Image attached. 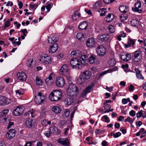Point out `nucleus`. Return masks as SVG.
Returning <instances> with one entry per match:
<instances>
[{"label":"nucleus","mask_w":146,"mask_h":146,"mask_svg":"<svg viewBox=\"0 0 146 146\" xmlns=\"http://www.w3.org/2000/svg\"><path fill=\"white\" fill-rule=\"evenodd\" d=\"M79 92L78 87L74 84H70L67 90V93L68 96H76Z\"/></svg>","instance_id":"f257e3e1"},{"label":"nucleus","mask_w":146,"mask_h":146,"mask_svg":"<svg viewBox=\"0 0 146 146\" xmlns=\"http://www.w3.org/2000/svg\"><path fill=\"white\" fill-rule=\"evenodd\" d=\"M62 96V92L60 90H56L52 92L49 95V98L52 101H57L60 99Z\"/></svg>","instance_id":"f03ea898"},{"label":"nucleus","mask_w":146,"mask_h":146,"mask_svg":"<svg viewBox=\"0 0 146 146\" xmlns=\"http://www.w3.org/2000/svg\"><path fill=\"white\" fill-rule=\"evenodd\" d=\"M132 58L133 61L136 62L140 61L142 58V52L139 50L134 52L133 53Z\"/></svg>","instance_id":"7ed1b4c3"},{"label":"nucleus","mask_w":146,"mask_h":146,"mask_svg":"<svg viewBox=\"0 0 146 146\" xmlns=\"http://www.w3.org/2000/svg\"><path fill=\"white\" fill-rule=\"evenodd\" d=\"M42 93L39 92L35 96V101L36 103L38 105L41 104L45 100L46 96L42 95Z\"/></svg>","instance_id":"20e7f679"},{"label":"nucleus","mask_w":146,"mask_h":146,"mask_svg":"<svg viewBox=\"0 0 146 146\" xmlns=\"http://www.w3.org/2000/svg\"><path fill=\"white\" fill-rule=\"evenodd\" d=\"M70 64L73 68H75L76 69H79L81 68V65L79 63L78 60L76 58H72L70 61Z\"/></svg>","instance_id":"39448f33"},{"label":"nucleus","mask_w":146,"mask_h":146,"mask_svg":"<svg viewBox=\"0 0 146 146\" xmlns=\"http://www.w3.org/2000/svg\"><path fill=\"white\" fill-rule=\"evenodd\" d=\"M60 73L63 75H66L69 73V68L68 66L66 64H63L60 69Z\"/></svg>","instance_id":"423d86ee"},{"label":"nucleus","mask_w":146,"mask_h":146,"mask_svg":"<svg viewBox=\"0 0 146 146\" xmlns=\"http://www.w3.org/2000/svg\"><path fill=\"white\" fill-rule=\"evenodd\" d=\"M16 134V131L14 129H10L7 133L6 136L8 139H11L15 137Z\"/></svg>","instance_id":"0eeeda50"},{"label":"nucleus","mask_w":146,"mask_h":146,"mask_svg":"<svg viewBox=\"0 0 146 146\" xmlns=\"http://www.w3.org/2000/svg\"><path fill=\"white\" fill-rule=\"evenodd\" d=\"M55 83L58 86L62 87L64 86L65 81L62 77L60 76L56 78Z\"/></svg>","instance_id":"6e6552de"},{"label":"nucleus","mask_w":146,"mask_h":146,"mask_svg":"<svg viewBox=\"0 0 146 146\" xmlns=\"http://www.w3.org/2000/svg\"><path fill=\"white\" fill-rule=\"evenodd\" d=\"M94 86V84L92 83L90 85L86 87L82 93L81 97H84L86 96L87 93L90 92L92 90V88Z\"/></svg>","instance_id":"1a4fd4ad"},{"label":"nucleus","mask_w":146,"mask_h":146,"mask_svg":"<svg viewBox=\"0 0 146 146\" xmlns=\"http://www.w3.org/2000/svg\"><path fill=\"white\" fill-rule=\"evenodd\" d=\"M97 54L100 56H104L105 53V49L103 46H99L96 49Z\"/></svg>","instance_id":"9d476101"},{"label":"nucleus","mask_w":146,"mask_h":146,"mask_svg":"<svg viewBox=\"0 0 146 146\" xmlns=\"http://www.w3.org/2000/svg\"><path fill=\"white\" fill-rule=\"evenodd\" d=\"M24 108L23 106H19L13 111V115L15 116H18L23 112Z\"/></svg>","instance_id":"9b49d317"},{"label":"nucleus","mask_w":146,"mask_h":146,"mask_svg":"<svg viewBox=\"0 0 146 146\" xmlns=\"http://www.w3.org/2000/svg\"><path fill=\"white\" fill-rule=\"evenodd\" d=\"M17 76L18 79L21 81H25L26 80V74L23 72H19L17 73Z\"/></svg>","instance_id":"f8f14e48"},{"label":"nucleus","mask_w":146,"mask_h":146,"mask_svg":"<svg viewBox=\"0 0 146 146\" xmlns=\"http://www.w3.org/2000/svg\"><path fill=\"white\" fill-rule=\"evenodd\" d=\"M89 62L90 64H97L99 63V61L96 56L94 55H92L89 57Z\"/></svg>","instance_id":"ddd939ff"},{"label":"nucleus","mask_w":146,"mask_h":146,"mask_svg":"<svg viewBox=\"0 0 146 146\" xmlns=\"http://www.w3.org/2000/svg\"><path fill=\"white\" fill-rule=\"evenodd\" d=\"M95 42L94 38H90L86 41V45L88 47H92L94 46Z\"/></svg>","instance_id":"4468645a"},{"label":"nucleus","mask_w":146,"mask_h":146,"mask_svg":"<svg viewBox=\"0 0 146 146\" xmlns=\"http://www.w3.org/2000/svg\"><path fill=\"white\" fill-rule=\"evenodd\" d=\"M121 59L124 61L127 62L131 59V55L128 53H121Z\"/></svg>","instance_id":"2eb2a0df"},{"label":"nucleus","mask_w":146,"mask_h":146,"mask_svg":"<svg viewBox=\"0 0 146 146\" xmlns=\"http://www.w3.org/2000/svg\"><path fill=\"white\" fill-rule=\"evenodd\" d=\"M58 47V45L56 43L53 44L48 49V52L52 54L55 52L57 50Z\"/></svg>","instance_id":"dca6fc26"},{"label":"nucleus","mask_w":146,"mask_h":146,"mask_svg":"<svg viewBox=\"0 0 146 146\" xmlns=\"http://www.w3.org/2000/svg\"><path fill=\"white\" fill-rule=\"evenodd\" d=\"M57 142L61 144L64 146H67L69 143V141L68 139L59 138L57 140Z\"/></svg>","instance_id":"f3484780"},{"label":"nucleus","mask_w":146,"mask_h":146,"mask_svg":"<svg viewBox=\"0 0 146 146\" xmlns=\"http://www.w3.org/2000/svg\"><path fill=\"white\" fill-rule=\"evenodd\" d=\"M43 63L46 64H49L51 61V58L49 56H44L42 57V59H40Z\"/></svg>","instance_id":"a211bd4d"},{"label":"nucleus","mask_w":146,"mask_h":146,"mask_svg":"<svg viewBox=\"0 0 146 146\" xmlns=\"http://www.w3.org/2000/svg\"><path fill=\"white\" fill-rule=\"evenodd\" d=\"M8 100H9V99L4 96H0V106L5 105L8 104L9 103L8 102Z\"/></svg>","instance_id":"6ab92c4d"},{"label":"nucleus","mask_w":146,"mask_h":146,"mask_svg":"<svg viewBox=\"0 0 146 146\" xmlns=\"http://www.w3.org/2000/svg\"><path fill=\"white\" fill-rule=\"evenodd\" d=\"M82 54L81 52L78 50L72 51L70 53V55L72 57L74 58H76L80 57Z\"/></svg>","instance_id":"aec40b11"},{"label":"nucleus","mask_w":146,"mask_h":146,"mask_svg":"<svg viewBox=\"0 0 146 146\" xmlns=\"http://www.w3.org/2000/svg\"><path fill=\"white\" fill-rule=\"evenodd\" d=\"M54 78V74L53 73H51L49 75L48 77L46 78L45 80L46 82L49 84H51L52 82V79Z\"/></svg>","instance_id":"412c9836"},{"label":"nucleus","mask_w":146,"mask_h":146,"mask_svg":"<svg viewBox=\"0 0 146 146\" xmlns=\"http://www.w3.org/2000/svg\"><path fill=\"white\" fill-rule=\"evenodd\" d=\"M74 99L73 98L70 97H67L65 99L64 102L66 105L69 106L74 102Z\"/></svg>","instance_id":"4be33fe9"},{"label":"nucleus","mask_w":146,"mask_h":146,"mask_svg":"<svg viewBox=\"0 0 146 146\" xmlns=\"http://www.w3.org/2000/svg\"><path fill=\"white\" fill-rule=\"evenodd\" d=\"M87 80L84 76L80 74L78 79L77 82L78 84L83 85L86 82Z\"/></svg>","instance_id":"5701e85b"},{"label":"nucleus","mask_w":146,"mask_h":146,"mask_svg":"<svg viewBox=\"0 0 146 146\" xmlns=\"http://www.w3.org/2000/svg\"><path fill=\"white\" fill-rule=\"evenodd\" d=\"M88 27V23L86 21H84L81 22L78 26L80 30L86 29Z\"/></svg>","instance_id":"b1692460"},{"label":"nucleus","mask_w":146,"mask_h":146,"mask_svg":"<svg viewBox=\"0 0 146 146\" xmlns=\"http://www.w3.org/2000/svg\"><path fill=\"white\" fill-rule=\"evenodd\" d=\"M135 43V40L131 38L128 39V41L127 44H124L125 48H128L130 47L131 45H134Z\"/></svg>","instance_id":"393cba45"},{"label":"nucleus","mask_w":146,"mask_h":146,"mask_svg":"<svg viewBox=\"0 0 146 146\" xmlns=\"http://www.w3.org/2000/svg\"><path fill=\"white\" fill-rule=\"evenodd\" d=\"M114 16L113 14L111 13L108 14L107 16L106 17L104 20L105 21L108 23L111 22L114 19Z\"/></svg>","instance_id":"a878e982"},{"label":"nucleus","mask_w":146,"mask_h":146,"mask_svg":"<svg viewBox=\"0 0 146 146\" xmlns=\"http://www.w3.org/2000/svg\"><path fill=\"white\" fill-rule=\"evenodd\" d=\"M80 74L84 76L86 80L89 79L91 76V73L88 70H86L81 73Z\"/></svg>","instance_id":"bb28decb"},{"label":"nucleus","mask_w":146,"mask_h":146,"mask_svg":"<svg viewBox=\"0 0 146 146\" xmlns=\"http://www.w3.org/2000/svg\"><path fill=\"white\" fill-rule=\"evenodd\" d=\"M26 125L29 128H31L34 125V123L33 122V120L32 119L29 118L26 119L25 120Z\"/></svg>","instance_id":"cd10ccee"},{"label":"nucleus","mask_w":146,"mask_h":146,"mask_svg":"<svg viewBox=\"0 0 146 146\" xmlns=\"http://www.w3.org/2000/svg\"><path fill=\"white\" fill-rule=\"evenodd\" d=\"M3 119L4 121H3L4 123L7 121L8 122V126L7 127V129H9L12 126L14 125V123L13 122L9 120V119L8 118H7L6 117H4Z\"/></svg>","instance_id":"c85d7f7f"},{"label":"nucleus","mask_w":146,"mask_h":146,"mask_svg":"<svg viewBox=\"0 0 146 146\" xmlns=\"http://www.w3.org/2000/svg\"><path fill=\"white\" fill-rule=\"evenodd\" d=\"M50 131L54 135H56L58 133H60L58 128L54 126H52L50 127Z\"/></svg>","instance_id":"c756f323"},{"label":"nucleus","mask_w":146,"mask_h":146,"mask_svg":"<svg viewBox=\"0 0 146 146\" xmlns=\"http://www.w3.org/2000/svg\"><path fill=\"white\" fill-rule=\"evenodd\" d=\"M87 56L85 55L81 56L80 57V60L82 65H85L87 64Z\"/></svg>","instance_id":"7c9ffc66"},{"label":"nucleus","mask_w":146,"mask_h":146,"mask_svg":"<svg viewBox=\"0 0 146 146\" xmlns=\"http://www.w3.org/2000/svg\"><path fill=\"white\" fill-rule=\"evenodd\" d=\"M80 15L79 13L77 11H76L73 13L72 15V17L73 20L76 21L79 19Z\"/></svg>","instance_id":"2f4dec72"},{"label":"nucleus","mask_w":146,"mask_h":146,"mask_svg":"<svg viewBox=\"0 0 146 146\" xmlns=\"http://www.w3.org/2000/svg\"><path fill=\"white\" fill-rule=\"evenodd\" d=\"M52 110L54 112L57 114L60 113L61 111V109L60 108L57 106H53Z\"/></svg>","instance_id":"473e14b6"},{"label":"nucleus","mask_w":146,"mask_h":146,"mask_svg":"<svg viewBox=\"0 0 146 146\" xmlns=\"http://www.w3.org/2000/svg\"><path fill=\"white\" fill-rule=\"evenodd\" d=\"M108 35L107 34H104L100 35L99 37V39L100 40L102 41H106L108 39Z\"/></svg>","instance_id":"72a5a7b5"},{"label":"nucleus","mask_w":146,"mask_h":146,"mask_svg":"<svg viewBox=\"0 0 146 146\" xmlns=\"http://www.w3.org/2000/svg\"><path fill=\"white\" fill-rule=\"evenodd\" d=\"M119 10L121 12L125 13L128 11V7L124 5L120 6L119 7Z\"/></svg>","instance_id":"f704fd0d"},{"label":"nucleus","mask_w":146,"mask_h":146,"mask_svg":"<svg viewBox=\"0 0 146 146\" xmlns=\"http://www.w3.org/2000/svg\"><path fill=\"white\" fill-rule=\"evenodd\" d=\"M49 44H53L57 41V38L55 36H53L52 37L49 38L47 40Z\"/></svg>","instance_id":"c9c22d12"},{"label":"nucleus","mask_w":146,"mask_h":146,"mask_svg":"<svg viewBox=\"0 0 146 146\" xmlns=\"http://www.w3.org/2000/svg\"><path fill=\"white\" fill-rule=\"evenodd\" d=\"M35 63L32 58H30L27 61V65L29 68H32L35 65Z\"/></svg>","instance_id":"e433bc0d"},{"label":"nucleus","mask_w":146,"mask_h":146,"mask_svg":"<svg viewBox=\"0 0 146 146\" xmlns=\"http://www.w3.org/2000/svg\"><path fill=\"white\" fill-rule=\"evenodd\" d=\"M135 70L136 72V76L137 78L139 79H143L144 77L142 76L141 73V72L138 69L136 68L135 69Z\"/></svg>","instance_id":"4c0bfd02"},{"label":"nucleus","mask_w":146,"mask_h":146,"mask_svg":"<svg viewBox=\"0 0 146 146\" xmlns=\"http://www.w3.org/2000/svg\"><path fill=\"white\" fill-rule=\"evenodd\" d=\"M108 63L110 66H113L116 63L115 58L113 57L110 58L108 61Z\"/></svg>","instance_id":"58836bf2"},{"label":"nucleus","mask_w":146,"mask_h":146,"mask_svg":"<svg viewBox=\"0 0 146 146\" xmlns=\"http://www.w3.org/2000/svg\"><path fill=\"white\" fill-rule=\"evenodd\" d=\"M106 11V9L104 8L98 10V11L100 13V15L101 16L105 15Z\"/></svg>","instance_id":"ea45409f"},{"label":"nucleus","mask_w":146,"mask_h":146,"mask_svg":"<svg viewBox=\"0 0 146 146\" xmlns=\"http://www.w3.org/2000/svg\"><path fill=\"white\" fill-rule=\"evenodd\" d=\"M29 7L31 9H33L34 12L35 11L38 7V5L37 4H34L33 2H32L30 4ZM34 13H33V14Z\"/></svg>","instance_id":"a19ab883"},{"label":"nucleus","mask_w":146,"mask_h":146,"mask_svg":"<svg viewBox=\"0 0 146 146\" xmlns=\"http://www.w3.org/2000/svg\"><path fill=\"white\" fill-rule=\"evenodd\" d=\"M9 112V110L7 109L3 110L0 113V116L1 117L5 116Z\"/></svg>","instance_id":"79ce46f5"},{"label":"nucleus","mask_w":146,"mask_h":146,"mask_svg":"<svg viewBox=\"0 0 146 146\" xmlns=\"http://www.w3.org/2000/svg\"><path fill=\"white\" fill-rule=\"evenodd\" d=\"M131 25L133 27H136L139 25V21L137 20L134 19L131 21Z\"/></svg>","instance_id":"37998d69"},{"label":"nucleus","mask_w":146,"mask_h":146,"mask_svg":"<svg viewBox=\"0 0 146 146\" xmlns=\"http://www.w3.org/2000/svg\"><path fill=\"white\" fill-rule=\"evenodd\" d=\"M120 18L121 21L123 22L127 19V15L124 14H122L120 16Z\"/></svg>","instance_id":"c03bdc74"},{"label":"nucleus","mask_w":146,"mask_h":146,"mask_svg":"<svg viewBox=\"0 0 146 146\" xmlns=\"http://www.w3.org/2000/svg\"><path fill=\"white\" fill-rule=\"evenodd\" d=\"M108 29L109 32L111 33H113L115 31V28L114 26L111 25L109 26Z\"/></svg>","instance_id":"a18cd8bd"},{"label":"nucleus","mask_w":146,"mask_h":146,"mask_svg":"<svg viewBox=\"0 0 146 146\" xmlns=\"http://www.w3.org/2000/svg\"><path fill=\"white\" fill-rule=\"evenodd\" d=\"M76 37L78 40H82L84 38V35L82 33H79L77 34Z\"/></svg>","instance_id":"49530a36"},{"label":"nucleus","mask_w":146,"mask_h":146,"mask_svg":"<svg viewBox=\"0 0 146 146\" xmlns=\"http://www.w3.org/2000/svg\"><path fill=\"white\" fill-rule=\"evenodd\" d=\"M36 84L38 85H42V81L40 78L36 76Z\"/></svg>","instance_id":"de8ad7c7"},{"label":"nucleus","mask_w":146,"mask_h":146,"mask_svg":"<svg viewBox=\"0 0 146 146\" xmlns=\"http://www.w3.org/2000/svg\"><path fill=\"white\" fill-rule=\"evenodd\" d=\"M121 135V133L120 132H118L116 133H111V136H113L115 138H117L120 136Z\"/></svg>","instance_id":"09e8293b"},{"label":"nucleus","mask_w":146,"mask_h":146,"mask_svg":"<svg viewBox=\"0 0 146 146\" xmlns=\"http://www.w3.org/2000/svg\"><path fill=\"white\" fill-rule=\"evenodd\" d=\"M135 8H140L141 7V3L139 1H137L135 3Z\"/></svg>","instance_id":"8fccbe9b"},{"label":"nucleus","mask_w":146,"mask_h":146,"mask_svg":"<svg viewBox=\"0 0 146 146\" xmlns=\"http://www.w3.org/2000/svg\"><path fill=\"white\" fill-rule=\"evenodd\" d=\"M112 70H108L106 71H104L102 73H101L100 74V76H103V75H104V74H107L108 73H110L112 71Z\"/></svg>","instance_id":"3c124183"},{"label":"nucleus","mask_w":146,"mask_h":146,"mask_svg":"<svg viewBox=\"0 0 146 146\" xmlns=\"http://www.w3.org/2000/svg\"><path fill=\"white\" fill-rule=\"evenodd\" d=\"M143 111L141 110L136 113V117L137 118H140L142 116Z\"/></svg>","instance_id":"603ef678"},{"label":"nucleus","mask_w":146,"mask_h":146,"mask_svg":"<svg viewBox=\"0 0 146 146\" xmlns=\"http://www.w3.org/2000/svg\"><path fill=\"white\" fill-rule=\"evenodd\" d=\"M139 8H132V10L135 12H137L139 13H141L142 12V10L141 9H139Z\"/></svg>","instance_id":"864d4df0"},{"label":"nucleus","mask_w":146,"mask_h":146,"mask_svg":"<svg viewBox=\"0 0 146 146\" xmlns=\"http://www.w3.org/2000/svg\"><path fill=\"white\" fill-rule=\"evenodd\" d=\"M51 4H48L46 6V8L47 9V11L46 13L48 12L50 10L51 7Z\"/></svg>","instance_id":"5fc2aeb1"},{"label":"nucleus","mask_w":146,"mask_h":146,"mask_svg":"<svg viewBox=\"0 0 146 146\" xmlns=\"http://www.w3.org/2000/svg\"><path fill=\"white\" fill-rule=\"evenodd\" d=\"M15 92L17 94L20 95L23 94L24 91L23 90H16Z\"/></svg>","instance_id":"6e6d98bb"},{"label":"nucleus","mask_w":146,"mask_h":146,"mask_svg":"<svg viewBox=\"0 0 146 146\" xmlns=\"http://www.w3.org/2000/svg\"><path fill=\"white\" fill-rule=\"evenodd\" d=\"M124 121L125 122H128L131 124L132 123V121H131V118L129 116L128 117L126 118L124 120Z\"/></svg>","instance_id":"4d7b16f0"},{"label":"nucleus","mask_w":146,"mask_h":146,"mask_svg":"<svg viewBox=\"0 0 146 146\" xmlns=\"http://www.w3.org/2000/svg\"><path fill=\"white\" fill-rule=\"evenodd\" d=\"M10 25V23L9 22V20H8L6 21L4 25V28L5 29L6 28L9 27Z\"/></svg>","instance_id":"13d9d810"},{"label":"nucleus","mask_w":146,"mask_h":146,"mask_svg":"<svg viewBox=\"0 0 146 146\" xmlns=\"http://www.w3.org/2000/svg\"><path fill=\"white\" fill-rule=\"evenodd\" d=\"M64 113L66 117L68 116L70 114L69 110L67 109L65 110Z\"/></svg>","instance_id":"bf43d9fd"},{"label":"nucleus","mask_w":146,"mask_h":146,"mask_svg":"<svg viewBox=\"0 0 146 146\" xmlns=\"http://www.w3.org/2000/svg\"><path fill=\"white\" fill-rule=\"evenodd\" d=\"M129 115L132 117H134L135 115V112L133 110H131L129 112Z\"/></svg>","instance_id":"052dcab7"},{"label":"nucleus","mask_w":146,"mask_h":146,"mask_svg":"<svg viewBox=\"0 0 146 146\" xmlns=\"http://www.w3.org/2000/svg\"><path fill=\"white\" fill-rule=\"evenodd\" d=\"M103 118L105 120V122L107 123H109L110 121L109 118L106 115H104L103 117Z\"/></svg>","instance_id":"680f3d73"},{"label":"nucleus","mask_w":146,"mask_h":146,"mask_svg":"<svg viewBox=\"0 0 146 146\" xmlns=\"http://www.w3.org/2000/svg\"><path fill=\"white\" fill-rule=\"evenodd\" d=\"M105 106H104V108L106 110H109V109H110L111 108V106H110L108 104H104Z\"/></svg>","instance_id":"e2e57ef3"},{"label":"nucleus","mask_w":146,"mask_h":146,"mask_svg":"<svg viewBox=\"0 0 146 146\" xmlns=\"http://www.w3.org/2000/svg\"><path fill=\"white\" fill-rule=\"evenodd\" d=\"M44 134L46 137H49L50 135V133L49 131H45Z\"/></svg>","instance_id":"0e129e2a"},{"label":"nucleus","mask_w":146,"mask_h":146,"mask_svg":"<svg viewBox=\"0 0 146 146\" xmlns=\"http://www.w3.org/2000/svg\"><path fill=\"white\" fill-rule=\"evenodd\" d=\"M104 2L106 3H110L113 2L115 0H103Z\"/></svg>","instance_id":"69168bd1"},{"label":"nucleus","mask_w":146,"mask_h":146,"mask_svg":"<svg viewBox=\"0 0 146 146\" xmlns=\"http://www.w3.org/2000/svg\"><path fill=\"white\" fill-rule=\"evenodd\" d=\"M95 6L97 7H100L102 6L101 3L100 2H97L95 3Z\"/></svg>","instance_id":"338daca9"},{"label":"nucleus","mask_w":146,"mask_h":146,"mask_svg":"<svg viewBox=\"0 0 146 146\" xmlns=\"http://www.w3.org/2000/svg\"><path fill=\"white\" fill-rule=\"evenodd\" d=\"M126 82L124 81H121L119 83V85L121 86V87H124L125 86Z\"/></svg>","instance_id":"774afa93"}]
</instances>
